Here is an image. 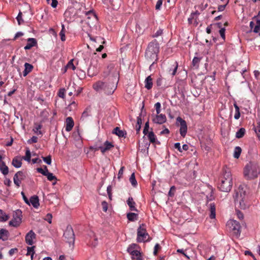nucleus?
I'll list each match as a JSON object with an SVG mask.
<instances>
[{
  "label": "nucleus",
  "instance_id": "nucleus-1",
  "mask_svg": "<svg viewBox=\"0 0 260 260\" xmlns=\"http://www.w3.org/2000/svg\"><path fill=\"white\" fill-rule=\"evenodd\" d=\"M247 190V186L245 184H241L235 191L234 196L236 205L241 209H245L248 206Z\"/></svg>",
  "mask_w": 260,
  "mask_h": 260
},
{
  "label": "nucleus",
  "instance_id": "nucleus-2",
  "mask_svg": "<svg viewBox=\"0 0 260 260\" xmlns=\"http://www.w3.org/2000/svg\"><path fill=\"white\" fill-rule=\"evenodd\" d=\"M159 52V46L157 41L154 40L150 42L145 51V57L147 60L153 61L149 68L153 66L155 62L158 59V53Z\"/></svg>",
  "mask_w": 260,
  "mask_h": 260
},
{
  "label": "nucleus",
  "instance_id": "nucleus-3",
  "mask_svg": "<svg viewBox=\"0 0 260 260\" xmlns=\"http://www.w3.org/2000/svg\"><path fill=\"white\" fill-rule=\"evenodd\" d=\"M220 182L218 188L221 191L229 192L231 190L233 185V178L229 169H223V174L221 177Z\"/></svg>",
  "mask_w": 260,
  "mask_h": 260
},
{
  "label": "nucleus",
  "instance_id": "nucleus-4",
  "mask_svg": "<svg viewBox=\"0 0 260 260\" xmlns=\"http://www.w3.org/2000/svg\"><path fill=\"white\" fill-rule=\"evenodd\" d=\"M93 88L96 91L103 90L108 94H112L116 88V86L114 82H104L98 81L93 84Z\"/></svg>",
  "mask_w": 260,
  "mask_h": 260
},
{
  "label": "nucleus",
  "instance_id": "nucleus-5",
  "mask_svg": "<svg viewBox=\"0 0 260 260\" xmlns=\"http://www.w3.org/2000/svg\"><path fill=\"white\" fill-rule=\"evenodd\" d=\"M260 173V169L257 164L250 162L244 169V175L247 179L251 180L257 177Z\"/></svg>",
  "mask_w": 260,
  "mask_h": 260
},
{
  "label": "nucleus",
  "instance_id": "nucleus-6",
  "mask_svg": "<svg viewBox=\"0 0 260 260\" xmlns=\"http://www.w3.org/2000/svg\"><path fill=\"white\" fill-rule=\"evenodd\" d=\"M151 240L149 234L147 232L146 225L142 224L137 230V241L138 242H147Z\"/></svg>",
  "mask_w": 260,
  "mask_h": 260
},
{
  "label": "nucleus",
  "instance_id": "nucleus-7",
  "mask_svg": "<svg viewBox=\"0 0 260 260\" xmlns=\"http://www.w3.org/2000/svg\"><path fill=\"white\" fill-rule=\"evenodd\" d=\"M228 226L237 236H240L241 233V225L239 222L234 220H229L227 223Z\"/></svg>",
  "mask_w": 260,
  "mask_h": 260
},
{
  "label": "nucleus",
  "instance_id": "nucleus-8",
  "mask_svg": "<svg viewBox=\"0 0 260 260\" xmlns=\"http://www.w3.org/2000/svg\"><path fill=\"white\" fill-rule=\"evenodd\" d=\"M63 236L66 240V241L70 244H73L74 243L75 235L71 226L69 225L67 227L66 231L64 232Z\"/></svg>",
  "mask_w": 260,
  "mask_h": 260
},
{
  "label": "nucleus",
  "instance_id": "nucleus-9",
  "mask_svg": "<svg viewBox=\"0 0 260 260\" xmlns=\"http://www.w3.org/2000/svg\"><path fill=\"white\" fill-rule=\"evenodd\" d=\"M21 210H17L13 215V219L9 222L10 225L14 227L19 226L21 222Z\"/></svg>",
  "mask_w": 260,
  "mask_h": 260
},
{
  "label": "nucleus",
  "instance_id": "nucleus-10",
  "mask_svg": "<svg viewBox=\"0 0 260 260\" xmlns=\"http://www.w3.org/2000/svg\"><path fill=\"white\" fill-rule=\"evenodd\" d=\"M177 123L180 125L179 132L182 137H185L187 133V126L186 121L180 117L176 119Z\"/></svg>",
  "mask_w": 260,
  "mask_h": 260
},
{
  "label": "nucleus",
  "instance_id": "nucleus-11",
  "mask_svg": "<svg viewBox=\"0 0 260 260\" xmlns=\"http://www.w3.org/2000/svg\"><path fill=\"white\" fill-rule=\"evenodd\" d=\"M151 117L152 122L156 124H162L167 121L166 115L161 113L152 114Z\"/></svg>",
  "mask_w": 260,
  "mask_h": 260
},
{
  "label": "nucleus",
  "instance_id": "nucleus-12",
  "mask_svg": "<svg viewBox=\"0 0 260 260\" xmlns=\"http://www.w3.org/2000/svg\"><path fill=\"white\" fill-rule=\"evenodd\" d=\"M25 178L24 173L22 171L17 172L14 176V183L17 186L19 187L22 180Z\"/></svg>",
  "mask_w": 260,
  "mask_h": 260
},
{
  "label": "nucleus",
  "instance_id": "nucleus-13",
  "mask_svg": "<svg viewBox=\"0 0 260 260\" xmlns=\"http://www.w3.org/2000/svg\"><path fill=\"white\" fill-rule=\"evenodd\" d=\"M46 171H44L43 169L41 168H38L37 169V172L42 174V175L47 176V179L49 181H52L53 180H56V178L53 175L52 173H49L47 167H45Z\"/></svg>",
  "mask_w": 260,
  "mask_h": 260
},
{
  "label": "nucleus",
  "instance_id": "nucleus-14",
  "mask_svg": "<svg viewBox=\"0 0 260 260\" xmlns=\"http://www.w3.org/2000/svg\"><path fill=\"white\" fill-rule=\"evenodd\" d=\"M36 235L32 230H30L25 236V240L26 243L29 245L33 244V239H35Z\"/></svg>",
  "mask_w": 260,
  "mask_h": 260
},
{
  "label": "nucleus",
  "instance_id": "nucleus-15",
  "mask_svg": "<svg viewBox=\"0 0 260 260\" xmlns=\"http://www.w3.org/2000/svg\"><path fill=\"white\" fill-rule=\"evenodd\" d=\"M114 147V145L111 142L106 141L103 146H100L96 150H100L103 154H104L107 151L110 150L112 148Z\"/></svg>",
  "mask_w": 260,
  "mask_h": 260
},
{
  "label": "nucleus",
  "instance_id": "nucleus-16",
  "mask_svg": "<svg viewBox=\"0 0 260 260\" xmlns=\"http://www.w3.org/2000/svg\"><path fill=\"white\" fill-rule=\"evenodd\" d=\"M66 131L67 132L71 131L74 125L73 118L71 117H68L66 119Z\"/></svg>",
  "mask_w": 260,
  "mask_h": 260
},
{
  "label": "nucleus",
  "instance_id": "nucleus-17",
  "mask_svg": "<svg viewBox=\"0 0 260 260\" xmlns=\"http://www.w3.org/2000/svg\"><path fill=\"white\" fill-rule=\"evenodd\" d=\"M208 206L209 207V211H210V217L211 219H214L216 216V208L215 204L214 203H210V204L207 203Z\"/></svg>",
  "mask_w": 260,
  "mask_h": 260
},
{
  "label": "nucleus",
  "instance_id": "nucleus-18",
  "mask_svg": "<svg viewBox=\"0 0 260 260\" xmlns=\"http://www.w3.org/2000/svg\"><path fill=\"white\" fill-rule=\"evenodd\" d=\"M37 44L36 40L34 38H28L27 39V43L24 47L25 50L30 49L32 47L35 46Z\"/></svg>",
  "mask_w": 260,
  "mask_h": 260
},
{
  "label": "nucleus",
  "instance_id": "nucleus-19",
  "mask_svg": "<svg viewBox=\"0 0 260 260\" xmlns=\"http://www.w3.org/2000/svg\"><path fill=\"white\" fill-rule=\"evenodd\" d=\"M127 204L130 210L134 211H138L137 209L135 207L136 203L132 197H129L126 201Z\"/></svg>",
  "mask_w": 260,
  "mask_h": 260
},
{
  "label": "nucleus",
  "instance_id": "nucleus-20",
  "mask_svg": "<svg viewBox=\"0 0 260 260\" xmlns=\"http://www.w3.org/2000/svg\"><path fill=\"white\" fill-rule=\"evenodd\" d=\"M29 203H30L33 207L38 208L40 206L39 198L37 196H32L29 199Z\"/></svg>",
  "mask_w": 260,
  "mask_h": 260
},
{
  "label": "nucleus",
  "instance_id": "nucleus-21",
  "mask_svg": "<svg viewBox=\"0 0 260 260\" xmlns=\"http://www.w3.org/2000/svg\"><path fill=\"white\" fill-rule=\"evenodd\" d=\"M24 68L25 69L23 72V75L24 77H25L32 71L34 67L31 64L26 62L24 64Z\"/></svg>",
  "mask_w": 260,
  "mask_h": 260
},
{
  "label": "nucleus",
  "instance_id": "nucleus-22",
  "mask_svg": "<svg viewBox=\"0 0 260 260\" xmlns=\"http://www.w3.org/2000/svg\"><path fill=\"white\" fill-rule=\"evenodd\" d=\"M145 87L147 89H150L152 87V78L151 76H148L145 80Z\"/></svg>",
  "mask_w": 260,
  "mask_h": 260
},
{
  "label": "nucleus",
  "instance_id": "nucleus-23",
  "mask_svg": "<svg viewBox=\"0 0 260 260\" xmlns=\"http://www.w3.org/2000/svg\"><path fill=\"white\" fill-rule=\"evenodd\" d=\"M9 232L6 229H2L0 230V239L3 241L7 240L9 237Z\"/></svg>",
  "mask_w": 260,
  "mask_h": 260
},
{
  "label": "nucleus",
  "instance_id": "nucleus-24",
  "mask_svg": "<svg viewBox=\"0 0 260 260\" xmlns=\"http://www.w3.org/2000/svg\"><path fill=\"white\" fill-rule=\"evenodd\" d=\"M112 133L117 135L119 137H125L126 133L121 130L119 127H116L113 130Z\"/></svg>",
  "mask_w": 260,
  "mask_h": 260
},
{
  "label": "nucleus",
  "instance_id": "nucleus-25",
  "mask_svg": "<svg viewBox=\"0 0 260 260\" xmlns=\"http://www.w3.org/2000/svg\"><path fill=\"white\" fill-rule=\"evenodd\" d=\"M12 164L16 168H20L22 165L21 159L17 157H15L13 159Z\"/></svg>",
  "mask_w": 260,
  "mask_h": 260
},
{
  "label": "nucleus",
  "instance_id": "nucleus-26",
  "mask_svg": "<svg viewBox=\"0 0 260 260\" xmlns=\"http://www.w3.org/2000/svg\"><path fill=\"white\" fill-rule=\"evenodd\" d=\"M0 170L4 175H7L9 173L8 167L6 165L5 163L2 161L0 163Z\"/></svg>",
  "mask_w": 260,
  "mask_h": 260
},
{
  "label": "nucleus",
  "instance_id": "nucleus-27",
  "mask_svg": "<svg viewBox=\"0 0 260 260\" xmlns=\"http://www.w3.org/2000/svg\"><path fill=\"white\" fill-rule=\"evenodd\" d=\"M98 66H96L95 70H94V67H93V68H92L91 67H90L88 68V70L87 71L88 75L89 76H91V77L96 75L99 72V69H98Z\"/></svg>",
  "mask_w": 260,
  "mask_h": 260
},
{
  "label": "nucleus",
  "instance_id": "nucleus-28",
  "mask_svg": "<svg viewBox=\"0 0 260 260\" xmlns=\"http://www.w3.org/2000/svg\"><path fill=\"white\" fill-rule=\"evenodd\" d=\"M147 137L150 143L154 144L156 141V137L154 133L151 131L147 134Z\"/></svg>",
  "mask_w": 260,
  "mask_h": 260
},
{
  "label": "nucleus",
  "instance_id": "nucleus-29",
  "mask_svg": "<svg viewBox=\"0 0 260 260\" xmlns=\"http://www.w3.org/2000/svg\"><path fill=\"white\" fill-rule=\"evenodd\" d=\"M127 218L129 221H134L138 220V214L132 212L128 213L127 214Z\"/></svg>",
  "mask_w": 260,
  "mask_h": 260
},
{
  "label": "nucleus",
  "instance_id": "nucleus-30",
  "mask_svg": "<svg viewBox=\"0 0 260 260\" xmlns=\"http://www.w3.org/2000/svg\"><path fill=\"white\" fill-rule=\"evenodd\" d=\"M131 255L133 259H135L136 260H142V254L138 250L133 252Z\"/></svg>",
  "mask_w": 260,
  "mask_h": 260
},
{
  "label": "nucleus",
  "instance_id": "nucleus-31",
  "mask_svg": "<svg viewBox=\"0 0 260 260\" xmlns=\"http://www.w3.org/2000/svg\"><path fill=\"white\" fill-rule=\"evenodd\" d=\"M245 132L246 131L244 128L242 127L240 128L236 134V137L238 139L242 138L244 136Z\"/></svg>",
  "mask_w": 260,
  "mask_h": 260
},
{
  "label": "nucleus",
  "instance_id": "nucleus-32",
  "mask_svg": "<svg viewBox=\"0 0 260 260\" xmlns=\"http://www.w3.org/2000/svg\"><path fill=\"white\" fill-rule=\"evenodd\" d=\"M242 149L239 146H237L235 148L234 157L236 158H238L241 153Z\"/></svg>",
  "mask_w": 260,
  "mask_h": 260
},
{
  "label": "nucleus",
  "instance_id": "nucleus-33",
  "mask_svg": "<svg viewBox=\"0 0 260 260\" xmlns=\"http://www.w3.org/2000/svg\"><path fill=\"white\" fill-rule=\"evenodd\" d=\"M137 247H138L137 244H132L128 246L127 250L128 253H129L131 254H132L133 253V252L137 251V250H136V248Z\"/></svg>",
  "mask_w": 260,
  "mask_h": 260
},
{
  "label": "nucleus",
  "instance_id": "nucleus-34",
  "mask_svg": "<svg viewBox=\"0 0 260 260\" xmlns=\"http://www.w3.org/2000/svg\"><path fill=\"white\" fill-rule=\"evenodd\" d=\"M9 219V216L2 210L0 209V221H6Z\"/></svg>",
  "mask_w": 260,
  "mask_h": 260
},
{
  "label": "nucleus",
  "instance_id": "nucleus-35",
  "mask_svg": "<svg viewBox=\"0 0 260 260\" xmlns=\"http://www.w3.org/2000/svg\"><path fill=\"white\" fill-rule=\"evenodd\" d=\"M73 60L74 59H71L69 61V62L67 63L66 69H65V72L67 71V69H72L73 70H75L76 69V67L74 66L73 63Z\"/></svg>",
  "mask_w": 260,
  "mask_h": 260
},
{
  "label": "nucleus",
  "instance_id": "nucleus-36",
  "mask_svg": "<svg viewBox=\"0 0 260 260\" xmlns=\"http://www.w3.org/2000/svg\"><path fill=\"white\" fill-rule=\"evenodd\" d=\"M93 238H91L89 241V244L93 247H95L98 245V238L94 236V234L92 233Z\"/></svg>",
  "mask_w": 260,
  "mask_h": 260
},
{
  "label": "nucleus",
  "instance_id": "nucleus-37",
  "mask_svg": "<svg viewBox=\"0 0 260 260\" xmlns=\"http://www.w3.org/2000/svg\"><path fill=\"white\" fill-rule=\"evenodd\" d=\"M59 36L62 41L63 42L66 41L65 28L64 25H62V29L59 32Z\"/></svg>",
  "mask_w": 260,
  "mask_h": 260
},
{
  "label": "nucleus",
  "instance_id": "nucleus-38",
  "mask_svg": "<svg viewBox=\"0 0 260 260\" xmlns=\"http://www.w3.org/2000/svg\"><path fill=\"white\" fill-rule=\"evenodd\" d=\"M34 246L27 247V252L26 255H31V260L33 259V256L35 254V251L34 250Z\"/></svg>",
  "mask_w": 260,
  "mask_h": 260
},
{
  "label": "nucleus",
  "instance_id": "nucleus-39",
  "mask_svg": "<svg viewBox=\"0 0 260 260\" xmlns=\"http://www.w3.org/2000/svg\"><path fill=\"white\" fill-rule=\"evenodd\" d=\"M31 158V153L28 148H27L26 150L25 156L23 157V158L27 161H30Z\"/></svg>",
  "mask_w": 260,
  "mask_h": 260
},
{
  "label": "nucleus",
  "instance_id": "nucleus-40",
  "mask_svg": "<svg viewBox=\"0 0 260 260\" xmlns=\"http://www.w3.org/2000/svg\"><path fill=\"white\" fill-rule=\"evenodd\" d=\"M129 181L131 183L132 185L133 186H136L137 184V180H136V178H135V174L134 173H133L130 178H129Z\"/></svg>",
  "mask_w": 260,
  "mask_h": 260
},
{
  "label": "nucleus",
  "instance_id": "nucleus-41",
  "mask_svg": "<svg viewBox=\"0 0 260 260\" xmlns=\"http://www.w3.org/2000/svg\"><path fill=\"white\" fill-rule=\"evenodd\" d=\"M173 66L174 67V69L173 70L170 69V70H169L170 74L172 76L175 75V74L176 73L177 70L178 68V63L176 61L174 62Z\"/></svg>",
  "mask_w": 260,
  "mask_h": 260
},
{
  "label": "nucleus",
  "instance_id": "nucleus-42",
  "mask_svg": "<svg viewBox=\"0 0 260 260\" xmlns=\"http://www.w3.org/2000/svg\"><path fill=\"white\" fill-rule=\"evenodd\" d=\"M200 62V58L197 57H194L192 61V64L196 68H198L199 63Z\"/></svg>",
  "mask_w": 260,
  "mask_h": 260
},
{
  "label": "nucleus",
  "instance_id": "nucleus-43",
  "mask_svg": "<svg viewBox=\"0 0 260 260\" xmlns=\"http://www.w3.org/2000/svg\"><path fill=\"white\" fill-rule=\"evenodd\" d=\"M65 92H66V89L64 88H60L57 93V95L59 97H60L62 99H64Z\"/></svg>",
  "mask_w": 260,
  "mask_h": 260
},
{
  "label": "nucleus",
  "instance_id": "nucleus-44",
  "mask_svg": "<svg viewBox=\"0 0 260 260\" xmlns=\"http://www.w3.org/2000/svg\"><path fill=\"white\" fill-rule=\"evenodd\" d=\"M89 111H90L89 109L87 108L83 112V113L82 114V116H81V119H82V120H84L85 118H86V117H87L89 116Z\"/></svg>",
  "mask_w": 260,
  "mask_h": 260
},
{
  "label": "nucleus",
  "instance_id": "nucleus-45",
  "mask_svg": "<svg viewBox=\"0 0 260 260\" xmlns=\"http://www.w3.org/2000/svg\"><path fill=\"white\" fill-rule=\"evenodd\" d=\"M22 12H19L17 17H16L19 25H21L24 22L22 18Z\"/></svg>",
  "mask_w": 260,
  "mask_h": 260
},
{
  "label": "nucleus",
  "instance_id": "nucleus-46",
  "mask_svg": "<svg viewBox=\"0 0 260 260\" xmlns=\"http://www.w3.org/2000/svg\"><path fill=\"white\" fill-rule=\"evenodd\" d=\"M154 107L156 110V114L160 113L161 112V104L160 103L157 102L154 105Z\"/></svg>",
  "mask_w": 260,
  "mask_h": 260
},
{
  "label": "nucleus",
  "instance_id": "nucleus-47",
  "mask_svg": "<svg viewBox=\"0 0 260 260\" xmlns=\"http://www.w3.org/2000/svg\"><path fill=\"white\" fill-rule=\"evenodd\" d=\"M201 147L204 150H205L207 152H209L211 150V146L207 145L206 143H202V145H201Z\"/></svg>",
  "mask_w": 260,
  "mask_h": 260
},
{
  "label": "nucleus",
  "instance_id": "nucleus-48",
  "mask_svg": "<svg viewBox=\"0 0 260 260\" xmlns=\"http://www.w3.org/2000/svg\"><path fill=\"white\" fill-rule=\"evenodd\" d=\"M228 3H229V1H226V2L225 3V4L218 6V11L219 12H222V11H224L225 8L226 6L228 5Z\"/></svg>",
  "mask_w": 260,
  "mask_h": 260
},
{
  "label": "nucleus",
  "instance_id": "nucleus-49",
  "mask_svg": "<svg viewBox=\"0 0 260 260\" xmlns=\"http://www.w3.org/2000/svg\"><path fill=\"white\" fill-rule=\"evenodd\" d=\"M43 160L48 165H50L51 164V157L50 155H49L47 157H42Z\"/></svg>",
  "mask_w": 260,
  "mask_h": 260
},
{
  "label": "nucleus",
  "instance_id": "nucleus-50",
  "mask_svg": "<svg viewBox=\"0 0 260 260\" xmlns=\"http://www.w3.org/2000/svg\"><path fill=\"white\" fill-rule=\"evenodd\" d=\"M149 122L147 121L146 122L145 124V126H144V128L143 129V134L145 135H147V134L148 133H149L148 132V130H149Z\"/></svg>",
  "mask_w": 260,
  "mask_h": 260
},
{
  "label": "nucleus",
  "instance_id": "nucleus-51",
  "mask_svg": "<svg viewBox=\"0 0 260 260\" xmlns=\"http://www.w3.org/2000/svg\"><path fill=\"white\" fill-rule=\"evenodd\" d=\"M175 187L174 186H172L169 191L168 196L170 197H173L175 194Z\"/></svg>",
  "mask_w": 260,
  "mask_h": 260
},
{
  "label": "nucleus",
  "instance_id": "nucleus-52",
  "mask_svg": "<svg viewBox=\"0 0 260 260\" xmlns=\"http://www.w3.org/2000/svg\"><path fill=\"white\" fill-rule=\"evenodd\" d=\"M225 28H221L219 31V34L221 37V38L224 41L225 39Z\"/></svg>",
  "mask_w": 260,
  "mask_h": 260
},
{
  "label": "nucleus",
  "instance_id": "nucleus-53",
  "mask_svg": "<svg viewBox=\"0 0 260 260\" xmlns=\"http://www.w3.org/2000/svg\"><path fill=\"white\" fill-rule=\"evenodd\" d=\"M200 14V13L198 11H196L194 12H192L191 13V15L192 16V18H194L195 19V22H196L197 24L198 23L197 22V19Z\"/></svg>",
  "mask_w": 260,
  "mask_h": 260
},
{
  "label": "nucleus",
  "instance_id": "nucleus-54",
  "mask_svg": "<svg viewBox=\"0 0 260 260\" xmlns=\"http://www.w3.org/2000/svg\"><path fill=\"white\" fill-rule=\"evenodd\" d=\"M38 138L36 136H32L31 139H29L27 142L29 144L36 143L38 142Z\"/></svg>",
  "mask_w": 260,
  "mask_h": 260
},
{
  "label": "nucleus",
  "instance_id": "nucleus-55",
  "mask_svg": "<svg viewBox=\"0 0 260 260\" xmlns=\"http://www.w3.org/2000/svg\"><path fill=\"white\" fill-rule=\"evenodd\" d=\"M52 214L50 213H48L46 215L44 219L45 220L47 221L49 223H51L52 222Z\"/></svg>",
  "mask_w": 260,
  "mask_h": 260
},
{
  "label": "nucleus",
  "instance_id": "nucleus-56",
  "mask_svg": "<svg viewBox=\"0 0 260 260\" xmlns=\"http://www.w3.org/2000/svg\"><path fill=\"white\" fill-rule=\"evenodd\" d=\"M162 2H163V0H158L157 1L156 6H155L156 10H160V8L162 6Z\"/></svg>",
  "mask_w": 260,
  "mask_h": 260
},
{
  "label": "nucleus",
  "instance_id": "nucleus-57",
  "mask_svg": "<svg viewBox=\"0 0 260 260\" xmlns=\"http://www.w3.org/2000/svg\"><path fill=\"white\" fill-rule=\"evenodd\" d=\"M160 248V246L159 245V244L157 243L155 244L154 248V251H153V254L154 255H156L158 253V250Z\"/></svg>",
  "mask_w": 260,
  "mask_h": 260
},
{
  "label": "nucleus",
  "instance_id": "nucleus-58",
  "mask_svg": "<svg viewBox=\"0 0 260 260\" xmlns=\"http://www.w3.org/2000/svg\"><path fill=\"white\" fill-rule=\"evenodd\" d=\"M102 210L104 212H106L108 209V204L106 201L102 202Z\"/></svg>",
  "mask_w": 260,
  "mask_h": 260
},
{
  "label": "nucleus",
  "instance_id": "nucleus-59",
  "mask_svg": "<svg viewBox=\"0 0 260 260\" xmlns=\"http://www.w3.org/2000/svg\"><path fill=\"white\" fill-rule=\"evenodd\" d=\"M162 34V30L161 29H159L157 30V31L153 35V38H156L158 36L161 35Z\"/></svg>",
  "mask_w": 260,
  "mask_h": 260
},
{
  "label": "nucleus",
  "instance_id": "nucleus-60",
  "mask_svg": "<svg viewBox=\"0 0 260 260\" xmlns=\"http://www.w3.org/2000/svg\"><path fill=\"white\" fill-rule=\"evenodd\" d=\"M174 148L177 149L179 152H182V148L181 147L180 143H176L174 144Z\"/></svg>",
  "mask_w": 260,
  "mask_h": 260
},
{
  "label": "nucleus",
  "instance_id": "nucleus-61",
  "mask_svg": "<svg viewBox=\"0 0 260 260\" xmlns=\"http://www.w3.org/2000/svg\"><path fill=\"white\" fill-rule=\"evenodd\" d=\"M177 252L182 253L184 256H185L187 259H189V256H188L184 252V250L183 249H179L177 250Z\"/></svg>",
  "mask_w": 260,
  "mask_h": 260
},
{
  "label": "nucleus",
  "instance_id": "nucleus-62",
  "mask_svg": "<svg viewBox=\"0 0 260 260\" xmlns=\"http://www.w3.org/2000/svg\"><path fill=\"white\" fill-rule=\"evenodd\" d=\"M124 169V167H122L120 169V170L118 172V178L119 179L120 178L121 176L123 175Z\"/></svg>",
  "mask_w": 260,
  "mask_h": 260
},
{
  "label": "nucleus",
  "instance_id": "nucleus-63",
  "mask_svg": "<svg viewBox=\"0 0 260 260\" xmlns=\"http://www.w3.org/2000/svg\"><path fill=\"white\" fill-rule=\"evenodd\" d=\"M253 31L255 33H258L260 32V26L255 25L254 29H253Z\"/></svg>",
  "mask_w": 260,
  "mask_h": 260
},
{
  "label": "nucleus",
  "instance_id": "nucleus-64",
  "mask_svg": "<svg viewBox=\"0 0 260 260\" xmlns=\"http://www.w3.org/2000/svg\"><path fill=\"white\" fill-rule=\"evenodd\" d=\"M256 25L260 26V11H259L257 16H256Z\"/></svg>",
  "mask_w": 260,
  "mask_h": 260
}]
</instances>
